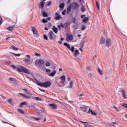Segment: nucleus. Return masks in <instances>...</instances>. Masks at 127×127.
<instances>
[{
    "mask_svg": "<svg viewBox=\"0 0 127 127\" xmlns=\"http://www.w3.org/2000/svg\"><path fill=\"white\" fill-rule=\"evenodd\" d=\"M80 109L81 110V111L84 112V113L88 112V107L87 106H81L80 107Z\"/></svg>",
    "mask_w": 127,
    "mask_h": 127,
    "instance_id": "11",
    "label": "nucleus"
},
{
    "mask_svg": "<svg viewBox=\"0 0 127 127\" xmlns=\"http://www.w3.org/2000/svg\"><path fill=\"white\" fill-rule=\"evenodd\" d=\"M30 79L34 82V83H36V84H38V86H40L41 82L39 81L38 80L36 79V78H35L34 76H33V77L30 78Z\"/></svg>",
    "mask_w": 127,
    "mask_h": 127,
    "instance_id": "9",
    "label": "nucleus"
},
{
    "mask_svg": "<svg viewBox=\"0 0 127 127\" xmlns=\"http://www.w3.org/2000/svg\"><path fill=\"white\" fill-rule=\"evenodd\" d=\"M57 85H58V87H63V86H64V84H59L58 83H57Z\"/></svg>",
    "mask_w": 127,
    "mask_h": 127,
    "instance_id": "64",
    "label": "nucleus"
},
{
    "mask_svg": "<svg viewBox=\"0 0 127 127\" xmlns=\"http://www.w3.org/2000/svg\"><path fill=\"white\" fill-rule=\"evenodd\" d=\"M48 37L51 39V40H56V35L55 34L52 32V31H50L48 34Z\"/></svg>",
    "mask_w": 127,
    "mask_h": 127,
    "instance_id": "2",
    "label": "nucleus"
},
{
    "mask_svg": "<svg viewBox=\"0 0 127 127\" xmlns=\"http://www.w3.org/2000/svg\"><path fill=\"white\" fill-rule=\"evenodd\" d=\"M49 106L50 108H53V109H55V110H57V109H58V106L55 104H49Z\"/></svg>",
    "mask_w": 127,
    "mask_h": 127,
    "instance_id": "17",
    "label": "nucleus"
},
{
    "mask_svg": "<svg viewBox=\"0 0 127 127\" xmlns=\"http://www.w3.org/2000/svg\"><path fill=\"white\" fill-rule=\"evenodd\" d=\"M51 3H52L51 1L48 2V3L47 4V6H50V5H51Z\"/></svg>",
    "mask_w": 127,
    "mask_h": 127,
    "instance_id": "51",
    "label": "nucleus"
},
{
    "mask_svg": "<svg viewBox=\"0 0 127 127\" xmlns=\"http://www.w3.org/2000/svg\"><path fill=\"white\" fill-rule=\"evenodd\" d=\"M113 108L115 109V110H116V111H117V112H121V109L120 108H118V107H116V106H115V105L113 106Z\"/></svg>",
    "mask_w": 127,
    "mask_h": 127,
    "instance_id": "34",
    "label": "nucleus"
},
{
    "mask_svg": "<svg viewBox=\"0 0 127 127\" xmlns=\"http://www.w3.org/2000/svg\"><path fill=\"white\" fill-rule=\"evenodd\" d=\"M11 49H12V50H14V51H18V50H19V49H18V48H16L15 47V46H14V45H12L10 47Z\"/></svg>",
    "mask_w": 127,
    "mask_h": 127,
    "instance_id": "22",
    "label": "nucleus"
},
{
    "mask_svg": "<svg viewBox=\"0 0 127 127\" xmlns=\"http://www.w3.org/2000/svg\"><path fill=\"white\" fill-rule=\"evenodd\" d=\"M72 3H70V4L68 6L67 11H66V13H69L71 11V5Z\"/></svg>",
    "mask_w": 127,
    "mask_h": 127,
    "instance_id": "27",
    "label": "nucleus"
},
{
    "mask_svg": "<svg viewBox=\"0 0 127 127\" xmlns=\"http://www.w3.org/2000/svg\"><path fill=\"white\" fill-rule=\"evenodd\" d=\"M87 114H91V115H92L93 116H97V113H96L95 111H93V110L91 109H89Z\"/></svg>",
    "mask_w": 127,
    "mask_h": 127,
    "instance_id": "15",
    "label": "nucleus"
},
{
    "mask_svg": "<svg viewBox=\"0 0 127 127\" xmlns=\"http://www.w3.org/2000/svg\"><path fill=\"white\" fill-rule=\"evenodd\" d=\"M18 95L20 96H22V97H24V98H25L26 99H33V100H35L34 97L29 96L28 95H26L21 93H18Z\"/></svg>",
    "mask_w": 127,
    "mask_h": 127,
    "instance_id": "7",
    "label": "nucleus"
},
{
    "mask_svg": "<svg viewBox=\"0 0 127 127\" xmlns=\"http://www.w3.org/2000/svg\"><path fill=\"white\" fill-rule=\"evenodd\" d=\"M7 102H8V103H9V104H12V100H11V99H9L7 100Z\"/></svg>",
    "mask_w": 127,
    "mask_h": 127,
    "instance_id": "48",
    "label": "nucleus"
},
{
    "mask_svg": "<svg viewBox=\"0 0 127 127\" xmlns=\"http://www.w3.org/2000/svg\"><path fill=\"white\" fill-rule=\"evenodd\" d=\"M46 71L47 73H50V72H51V70L50 69L47 68L46 69Z\"/></svg>",
    "mask_w": 127,
    "mask_h": 127,
    "instance_id": "58",
    "label": "nucleus"
},
{
    "mask_svg": "<svg viewBox=\"0 0 127 127\" xmlns=\"http://www.w3.org/2000/svg\"><path fill=\"white\" fill-rule=\"evenodd\" d=\"M33 119L34 120H35V121H40V118H35V117H33Z\"/></svg>",
    "mask_w": 127,
    "mask_h": 127,
    "instance_id": "54",
    "label": "nucleus"
},
{
    "mask_svg": "<svg viewBox=\"0 0 127 127\" xmlns=\"http://www.w3.org/2000/svg\"><path fill=\"white\" fill-rule=\"evenodd\" d=\"M17 71L18 72H22L23 73H25L26 74H30V71L28 70L26 68H24L22 66H19L18 67L16 68Z\"/></svg>",
    "mask_w": 127,
    "mask_h": 127,
    "instance_id": "1",
    "label": "nucleus"
},
{
    "mask_svg": "<svg viewBox=\"0 0 127 127\" xmlns=\"http://www.w3.org/2000/svg\"><path fill=\"white\" fill-rule=\"evenodd\" d=\"M106 42V40L105 39V38L102 37L100 40V44H104Z\"/></svg>",
    "mask_w": 127,
    "mask_h": 127,
    "instance_id": "26",
    "label": "nucleus"
},
{
    "mask_svg": "<svg viewBox=\"0 0 127 127\" xmlns=\"http://www.w3.org/2000/svg\"><path fill=\"white\" fill-rule=\"evenodd\" d=\"M59 29L60 30H61V27L62 28H64V24L63 23H61L60 25L58 26Z\"/></svg>",
    "mask_w": 127,
    "mask_h": 127,
    "instance_id": "30",
    "label": "nucleus"
},
{
    "mask_svg": "<svg viewBox=\"0 0 127 127\" xmlns=\"http://www.w3.org/2000/svg\"><path fill=\"white\" fill-rule=\"evenodd\" d=\"M9 81L12 82V84H13V85H15V84H17V81H16V80L15 79L13 78L12 77H9Z\"/></svg>",
    "mask_w": 127,
    "mask_h": 127,
    "instance_id": "14",
    "label": "nucleus"
},
{
    "mask_svg": "<svg viewBox=\"0 0 127 127\" xmlns=\"http://www.w3.org/2000/svg\"><path fill=\"white\" fill-rule=\"evenodd\" d=\"M96 2L98 9H100V5L99 4V2H98V1L96 0Z\"/></svg>",
    "mask_w": 127,
    "mask_h": 127,
    "instance_id": "46",
    "label": "nucleus"
},
{
    "mask_svg": "<svg viewBox=\"0 0 127 127\" xmlns=\"http://www.w3.org/2000/svg\"><path fill=\"white\" fill-rule=\"evenodd\" d=\"M14 27H15V25H12L6 28V29H7V30H9V31H12Z\"/></svg>",
    "mask_w": 127,
    "mask_h": 127,
    "instance_id": "18",
    "label": "nucleus"
},
{
    "mask_svg": "<svg viewBox=\"0 0 127 127\" xmlns=\"http://www.w3.org/2000/svg\"><path fill=\"white\" fill-rule=\"evenodd\" d=\"M79 55H80L79 50H76L73 54L74 57H76V56H79Z\"/></svg>",
    "mask_w": 127,
    "mask_h": 127,
    "instance_id": "21",
    "label": "nucleus"
},
{
    "mask_svg": "<svg viewBox=\"0 0 127 127\" xmlns=\"http://www.w3.org/2000/svg\"><path fill=\"white\" fill-rule=\"evenodd\" d=\"M73 35H68L66 37L67 41H70V40H73Z\"/></svg>",
    "mask_w": 127,
    "mask_h": 127,
    "instance_id": "16",
    "label": "nucleus"
},
{
    "mask_svg": "<svg viewBox=\"0 0 127 127\" xmlns=\"http://www.w3.org/2000/svg\"><path fill=\"white\" fill-rule=\"evenodd\" d=\"M31 30L32 31L34 34H36V35H38L37 34V31H36V29H35V27L31 26Z\"/></svg>",
    "mask_w": 127,
    "mask_h": 127,
    "instance_id": "12",
    "label": "nucleus"
},
{
    "mask_svg": "<svg viewBox=\"0 0 127 127\" xmlns=\"http://www.w3.org/2000/svg\"><path fill=\"white\" fill-rule=\"evenodd\" d=\"M14 56H17V57H19L20 56V54H14V53H11Z\"/></svg>",
    "mask_w": 127,
    "mask_h": 127,
    "instance_id": "43",
    "label": "nucleus"
},
{
    "mask_svg": "<svg viewBox=\"0 0 127 127\" xmlns=\"http://www.w3.org/2000/svg\"><path fill=\"white\" fill-rule=\"evenodd\" d=\"M51 86V82L50 81H46L44 83L41 82L40 87H44V88H48Z\"/></svg>",
    "mask_w": 127,
    "mask_h": 127,
    "instance_id": "3",
    "label": "nucleus"
},
{
    "mask_svg": "<svg viewBox=\"0 0 127 127\" xmlns=\"http://www.w3.org/2000/svg\"><path fill=\"white\" fill-rule=\"evenodd\" d=\"M44 5H45L44 1H42L39 4V7L40 8H43V7H44Z\"/></svg>",
    "mask_w": 127,
    "mask_h": 127,
    "instance_id": "20",
    "label": "nucleus"
},
{
    "mask_svg": "<svg viewBox=\"0 0 127 127\" xmlns=\"http://www.w3.org/2000/svg\"><path fill=\"white\" fill-rule=\"evenodd\" d=\"M10 67H12L13 68V69H16V66H15V65H14V64H12L10 65Z\"/></svg>",
    "mask_w": 127,
    "mask_h": 127,
    "instance_id": "55",
    "label": "nucleus"
},
{
    "mask_svg": "<svg viewBox=\"0 0 127 127\" xmlns=\"http://www.w3.org/2000/svg\"><path fill=\"white\" fill-rule=\"evenodd\" d=\"M68 103H69L70 104H71V105H74V101H73L70 100L68 101Z\"/></svg>",
    "mask_w": 127,
    "mask_h": 127,
    "instance_id": "60",
    "label": "nucleus"
},
{
    "mask_svg": "<svg viewBox=\"0 0 127 127\" xmlns=\"http://www.w3.org/2000/svg\"><path fill=\"white\" fill-rule=\"evenodd\" d=\"M24 105H27V103L26 102H22L20 104V108H21L22 106H24Z\"/></svg>",
    "mask_w": 127,
    "mask_h": 127,
    "instance_id": "33",
    "label": "nucleus"
},
{
    "mask_svg": "<svg viewBox=\"0 0 127 127\" xmlns=\"http://www.w3.org/2000/svg\"><path fill=\"white\" fill-rule=\"evenodd\" d=\"M1 98H2V99H3L4 100H5V99H6V97H5V96L2 95H0Z\"/></svg>",
    "mask_w": 127,
    "mask_h": 127,
    "instance_id": "62",
    "label": "nucleus"
},
{
    "mask_svg": "<svg viewBox=\"0 0 127 127\" xmlns=\"http://www.w3.org/2000/svg\"><path fill=\"white\" fill-rule=\"evenodd\" d=\"M35 56H38V57H40L41 56V55L38 54V53H35Z\"/></svg>",
    "mask_w": 127,
    "mask_h": 127,
    "instance_id": "56",
    "label": "nucleus"
},
{
    "mask_svg": "<svg viewBox=\"0 0 127 127\" xmlns=\"http://www.w3.org/2000/svg\"><path fill=\"white\" fill-rule=\"evenodd\" d=\"M71 6H72L73 9H76V8H78L79 7V4L76 2H73L71 3Z\"/></svg>",
    "mask_w": 127,
    "mask_h": 127,
    "instance_id": "10",
    "label": "nucleus"
},
{
    "mask_svg": "<svg viewBox=\"0 0 127 127\" xmlns=\"http://www.w3.org/2000/svg\"><path fill=\"white\" fill-rule=\"evenodd\" d=\"M59 7L63 9V8L65 7V3H61V4L59 5Z\"/></svg>",
    "mask_w": 127,
    "mask_h": 127,
    "instance_id": "28",
    "label": "nucleus"
},
{
    "mask_svg": "<svg viewBox=\"0 0 127 127\" xmlns=\"http://www.w3.org/2000/svg\"><path fill=\"white\" fill-rule=\"evenodd\" d=\"M35 64L36 65H38L39 66H40L41 64H42V65H43L44 64V61H43V60H37L35 61Z\"/></svg>",
    "mask_w": 127,
    "mask_h": 127,
    "instance_id": "8",
    "label": "nucleus"
},
{
    "mask_svg": "<svg viewBox=\"0 0 127 127\" xmlns=\"http://www.w3.org/2000/svg\"><path fill=\"white\" fill-rule=\"evenodd\" d=\"M21 90H22V91H24V92H26L25 94H27V95H30L31 96V93H30V92H28V90L25 89V88H22Z\"/></svg>",
    "mask_w": 127,
    "mask_h": 127,
    "instance_id": "23",
    "label": "nucleus"
},
{
    "mask_svg": "<svg viewBox=\"0 0 127 127\" xmlns=\"http://www.w3.org/2000/svg\"><path fill=\"white\" fill-rule=\"evenodd\" d=\"M60 79L63 82H65L66 81V77L64 75L61 76Z\"/></svg>",
    "mask_w": 127,
    "mask_h": 127,
    "instance_id": "25",
    "label": "nucleus"
},
{
    "mask_svg": "<svg viewBox=\"0 0 127 127\" xmlns=\"http://www.w3.org/2000/svg\"><path fill=\"white\" fill-rule=\"evenodd\" d=\"M110 126H114V125H118V123L117 122H112L109 124Z\"/></svg>",
    "mask_w": 127,
    "mask_h": 127,
    "instance_id": "44",
    "label": "nucleus"
},
{
    "mask_svg": "<svg viewBox=\"0 0 127 127\" xmlns=\"http://www.w3.org/2000/svg\"><path fill=\"white\" fill-rule=\"evenodd\" d=\"M27 108H29L30 109H33L34 110H35V105H32L30 106H27Z\"/></svg>",
    "mask_w": 127,
    "mask_h": 127,
    "instance_id": "31",
    "label": "nucleus"
},
{
    "mask_svg": "<svg viewBox=\"0 0 127 127\" xmlns=\"http://www.w3.org/2000/svg\"><path fill=\"white\" fill-rule=\"evenodd\" d=\"M72 22L73 23H75V22H76V18H73L72 19Z\"/></svg>",
    "mask_w": 127,
    "mask_h": 127,
    "instance_id": "63",
    "label": "nucleus"
},
{
    "mask_svg": "<svg viewBox=\"0 0 127 127\" xmlns=\"http://www.w3.org/2000/svg\"><path fill=\"white\" fill-rule=\"evenodd\" d=\"M43 16L44 17H47L49 16V15H48V14H47V13H46V12L43 11Z\"/></svg>",
    "mask_w": 127,
    "mask_h": 127,
    "instance_id": "32",
    "label": "nucleus"
},
{
    "mask_svg": "<svg viewBox=\"0 0 127 127\" xmlns=\"http://www.w3.org/2000/svg\"><path fill=\"white\" fill-rule=\"evenodd\" d=\"M119 92L121 93V95L124 99H127V92L125 91V89L124 88H122L119 90Z\"/></svg>",
    "mask_w": 127,
    "mask_h": 127,
    "instance_id": "6",
    "label": "nucleus"
},
{
    "mask_svg": "<svg viewBox=\"0 0 127 127\" xmlns=\"http://www.w3.org/2000/svg\"><path fill=\"white\" fill-rule=\"evenodd\" d=\"M52 29L53 31H54L55 33H56V34L58 33V28H57L55 26H53Z\"/></svg>",
    "mask_w": 127,
    "mask_h": 127,
    "instance_id": "19",
    "label": "nucleus"
},
{
    "mask_svg": "<svg viewBox=\"0 0 127 127\" xmlns=\"http://www.w3.org/2000/svg\"><path fill=\"white\" fill-rule=\"evenodd\" d=\"M18 113H19V114H21V115H24V112L21 109H18Z\"/></svg>",
    "mask_w": 127,
    "mask_h": 127,
    "instance_id": "35",
    "label": "nucleus"
},
{
    "mask_svg": "<svg viewBox=\"0 0 127 127\" xmlns=\"http://www.w3.org/2000/svg\"><path fill=\"white\" fill-rule=\"evenodd\" d=\"M83 22L84 23H87L88 21H89V18L88 17H85L82 20Z\"/></svg>",
    "mask_w": 127,
    "mask_h": 127,
    "instance_id": "29",
    "label": "nucleus"
},
{
    "mask_svg": "<svg viewBox=\"0 0 127 127\" xmlns=\"http://www.w3.org/2000/svg\"><path fill=\"white\" fill-rule=\"evenodd\" d=\"M73 85H74V82L71 81L69 83V88H70V89H72V88H73Z\"/></svg>",
    "mask_w": 127,
    "mask_h": 127,
    "instance_id": "36",
    "label": "nucleus"
},
{
    "mask_svg": "<svg viewBox=\"0 0 127 127\" xmlns=\"http://www.w3.org/2000/svg\"><path fill=\"white\" fill-rule=\"evenodd\" d=\"M43 37L44 39H45V40H48V37H47V35H46V34H44Z\"/></svg>",
    "mask_w": 127,
    "mask_h": 127,
    "instance_id": "42",
    "label": "nucleus"
},
{
    "mask_svg": "<svg viewBox=\"0 0 127 127\" xmlns=\"http://www.w3.org/2000/svg\"><path fill=\"white\" fill-rule=\"evenodd\" d=\"M81 11H82V12H85L86 11V8H85L84 7H82Z\"/></svg>",
    "mask_w": 127,
    "mask_h": 127,
    "instance_id": "50",
    "label": "nucleus"
},
{
    "mask_svg": "<svg viewBox=\"0 0 127 127\" xmlns=\"http://www.w3.org/2000/svg\"><path fill=\"white\" fill-rule=\"evenodd\" d=\"M122 107H123L124 108H126V109H127V104L124 103L123 104Z\"/></svg>",
    "mask_w": 127,
    "mask_h": 127,
    "instance_id": "49",
    "label": "nucleus"
},
{
    "mask_svg": "<svg viewBox=\"0 0 127 127\" xmlns=\"http://www.w3.org/2000/svg\"><path fill=\"white\" fill-rule=\"evenodd\" d=\"M55 74H56V70H54L53 72L49 74V76L50 77H54Z\"/></svg>",
    "mask_w": 127,
    "mask_h": 127,
    "instance_id": "24",
    "label": "nucleus"
},
{
    "mask_svg": "<svg viewBox=\"0 0 127 127\" xmlns=\"http://www.w3.org/2000/svg\"><path fill=\"white\" fill-rule=\"evenodd\" d=\"M83 94L82 93H81L80 94H79V95H78V97H80V98H79V100H81V99H82V96H83Z\"/></svg>",
    "mask_w": 127,
    "mask_h": 127,
    "instance_id": "59",
    "label": "nucleus"
},
{
    "mask_svg": "<svg viewBox=\"0 0 127 127\" xmlns=\"http://www.w3.org/2000/svg\"><path fill=\"white\" fill-rule=\"evenodd\" d=\"M40 111H42L43 113H46V110L43 108V107H40Z\"/></svg>",
    "mask_w": 127,
    "mask_h": 127,
    "instance_id": "38",
    "label": "nucleus"
},
{
    "mask_svg": "<svg viewBox=\"0 0 127 127\" xmlns=\"http://www.w3.org/2000/svg\"><path fill=\"white\" fill-rule=\"evenodd\" d=\"M24 62H25V63H29V60L28 59H25L23 60Z\"/></svg>",
    "mask_w": 127,
    "mask_h": 127,
    "instance_id": "41",
    "label": "nucleus"
},
{
    "mask_svg": "<svg viewBox=\"0 0 127 127\" xmlns=\"http://www.w3.org/2000/svg\"><path fill=\"white\" fill-rule=\"evenodd\" d=\"M64 46H65V47H67V48H68V49H69V50H71V52H74V51H75V48L74 47H70V45H69V44L67 43H64Z\"/></svg>",
    "mask_w": 127,
    "mask_h": 127,
    "instance_id": "5",
    "label": "nucleus"
},
{
    "mask_svg": "<svg viewBox=\"0 0 127 127\" xmlns=\"http://www.w3.org/2000/svg\"><path fill=\"white\" fill-rule=\"evenodd\" d=\"M42 22L43 23H47V22H48V20L45 18H43L42 20Z\"/></svg>",
    "mask_w": 127,
    "mask_h": 127,
    "instance_id": "39",
    "label": "nucleus"
},
{
    "mask_svg": "<svg viewBox=\"0 0 127 127\" xmlns=\"http://www.w3.org/2000/svg\"><path fill=\"white\" fill-rule=\"evenodd\" d=\"M55 14L56 16L55 17V19H56V20H59L60 19H61V16L59 15L58 12H56Z\"/></svg>",
    "mask_w": 127,
    "mask_h": 127,
    "instance_id": "13",
    "label": "nucleus"
},
{
    "mask_svg": "<svg viewBox=\"0 0 127 127\" xmlns=\"http://www.w3.org/2000/svg\"><path fill=\"white\" fill-rule=\"evenodd\" d=\"M85 127H93V126L90 124H85L84 125Z\"/></svg>",
    "mask_w": 127,
    "mask_h": 127,
    "instance_id": "47",
    "label": "nucleus"
},
{
    "mask_svg": "<svg viewBox=\"0 0 127 127\" xmlns=\"http://www.w3.org/2000/svg\"><path fill=\"white\" fill-rule=\"evenodd\" d=\"M62 13L63 15H66V10H64V11H63Z\"/></svg>",
    "mask_w": 127,
    "mask_h": 127,
    "instance_id": "57",
    "label": "nucleus"
},
{
    "mask_svg": "<svg viewBox=\"0 0 127 127\" xmlns=\"http://www.w3.org/2000/svg\"><path fill=\"white\" fill-rule=\"evenodd\" d=\"M51 64H50V63L49 62H47L46 63V67H49V66H50Z\"/></svg>",
    "mask_w": 127,
    "mask_h": 127,
    "instance_id": "52",
    "label": "nucleus"
},
{
    "mask_svg": "<svg viewBox=\"0 0 127 127\" xmlns=\"http://www.w3.org/2000/svg\"><path fill=\"white\" fill-rule=\"evenodd\" d=\"M86 69H87V70H91V67L90 66H87V67H86Z\"/></svg>",
    "mask_w": 127,
    "mask_h": 127,
    "instance_id": "61",
    "label": "nucleus"
},
{
    "mask_svg": "<svg viewBox=\"0 0 127 127\" xmlns=\"http://www.w3.org/2000/svg\"><path fill=\"white\" fill-rule=\"evenodd\" d=\"M98 72L99 73L100 75H103V72L102 70L100 68V67H98Z\"/></svg>",
    "mask_w": 127,
    "mask_h": 127,
    "instance_id": "40",
    "label": "nucleus"
},
{
    "mask_svg": "<svg viewBox=\"0 0 127 127\" xmlns=\"http://www.w3.org/2000/svg\"><path fill=\"white\" fill-rule=\"evenodd\" d=\"M105 45L107 47L110 48L112 46V40L110 38H107L105 41Z\"/></svg>",
    "mask_w": 127,
    "mask_h": 127,
    "instance_id": "4",
    "label": "nucleus"
},
{
    "mask_svg": "<svg viewBox=\"0 0 127 127\" xmlns=\"http://www.w3.org/2000/svg\"><path fill=\"white\" fill-rule=\"evenodd\" d=\"M80 46L81 48H83L84 47V42L81 43L80 44Z\"/></svg>",
    "mask_w": 127,
    "mask_h": 127,
    "instance_id": "53",
    "label": "nucleus"
},
{
    "mask_svg": "<svg viewBox=\"0 0 127 127\" xmlns=\"http://www.w3.org/2000/svg\"><path fill=\"white\" fill-rule=\"evenodd\" d=\"M86 28H87V27L85 25H82V27H81V30L82 31H84L86 29Z\"/></svg>",
    "mask_w": 127,
    "mask_h": 127,
    "instance_id": "37",
    "label": "nucleus"
},
{
    "mask_svg": "<svg viewBox=\"0 0 127 127\" xmlns=\"http://www.w3.org/2000/svg\"><path fill=\"white\" fill-rule=\"evenodd\" d=\"M35 99L36 100V101H42V100L41 99V98H40L39 97H36Z\"/></svg>",
    "mask_w": 127,
    "mask_h": 127,
    "instance_id": "45",
    "label": "nucleus"
}]
</instances>
